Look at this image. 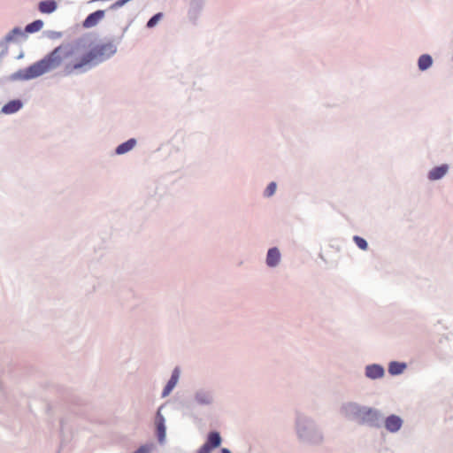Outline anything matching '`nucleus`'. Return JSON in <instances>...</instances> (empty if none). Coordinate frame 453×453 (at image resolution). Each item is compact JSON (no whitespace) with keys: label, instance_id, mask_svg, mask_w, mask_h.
Instances as JSON below:
<instances>
[{"label":"nucleus","instance_id":"f257e3e1","mask_svg":"<svg viewBox=\"0 0 453 453\" xmlns=\"http://www.w3.org/2000/svg\"><path fill=\"white\" fill-rule=\"evenodd\" d=\"M115 52L111 43H101L87 47L81 42L63 43L40 61L15 75L21 80H31L43 73L62 67L65 75L86 73L110 58Z\"/></svg>","mask_w":453,"mask_h":453},{"label":"nucleus","instance_id":"f03ea898","mask_svg":"<svg viewBox=\"0 0 453 453\" xmlns=\"http://www.w3.org/2000/svg\"><path fill=\"white\" fill-rule=\"evenodd\" d=\"M356 418L359 423L372 422L377 418L376 412L371 408L353 406Z\"/></svg>","mask_w":453,"mask_h":453},{"label":"nucleus","instance_id":"7ed1b4c3","mask_svg":"<svg viewBox=\"0 0 453 453\" xmlns=\"http://www.w3.org/2000/svg\"><path fill=\"white\" fill-rule=\"evenodd\" d=\"M221 443V437L219 433L209 434L206 442L199 449L197 453H211L212 449L218 448Z\"/></svg>","mask_w":453,"mask_h":453},{"label":"nucleus","instance_id":"20e7f679","mask_svg":"<svg viewBox=\"0 0 453 453\" xmlns=\"http://www.w3.org/2000/svg\"><path fill=\"white\" fill-rule=\"evenodd\" d=\"M104 13L105 12L103 10H98L93 13H90L83 21V27L90 28L96 26L99 23V21L104 19Z\"/></svg>","mask_w":453,"mask_h":453},{"label":"nucleus","instance_id":"39448f33","mask_svg":"<svg viewBox=\"0 0 453 453\" xmlns=\"http://www.w3.org/2000/svg\"><path fill=\"white\" fill-rule=\"evenodd\" d=\"M403 421L402 419L395 415H391L386 418L385 426L389 432H396L402 426Z\"/></svg>","mask_w":453,"mask_h":453},{"label":"nucleus","instance_id":"423d86ee","mask_svg":"<svg viewBox=\"0 0 453 453\" xmlns=\"http://www.w3.org/2000/svg\"><path fill=\"white\" fill-rule=\"evenodd\" d=\"M448 165H442L437 167L433 168L428 173V179L430 180H437L442 178L448 172Z\"/></svg>","mask_w":453,"mask_h":453},{"label":"nucleus","instance_id":"0eeeda50","mask_svg":"<svg viewBox=\"0 0 453 453\" xmlns=\"http://www.w3.org/2000/svg\"><path fill=\"white\" fill-rule=\"evenodd\" d=\"M383 374V368L378 365H368L365 369V375L371 379L381 378Z\"/></svg>","mask_w":453,"mask_h":453},{"label":"nucleus","instance_id":"6e6552de","mask_svg":"<svg viewBox=\"0 0 453 453\" xmlns=\"http://www.w3.org/2000/svg\"><path fill=\"white\" fill-rule=\"evenodd\" d=\"M180 372L178 368H175L173 372L172 377L169 380L168 383L166 384L165 388L163 391V396H166L170 394V392L173 389V388L176 386L178 380H179Z\"/></svg>","mask_w":453,"mask_h":453},{"label":"nucleus","instance_id":"1a4fd4ad","mask_svg":"<svg viewBox=\"0 0 453 453\" xmlns=\"http://www.w3.org/2000/svg\"><path fill=\"white\" fill-rule=\"evenodd\" d=\"M280 254L277 248H272L268 250L266 257L267 265L273 267L278 265L280 262Z\"/></svg>","mask_w":453,"mask_h":453},{"label":"nucleus","instance_id":"9d476101","mask_svg":"<svg viewBox=\"0 0 453 453\" xmlns=\"http://www.w3.org/2000/svg\"><path fill=\"white\" fill-rule=\"evenodd\" d=\"M21 107L22 103L19 100H12L4 105L2 111L5 114H12L18 111Z\"/></svg>","mask_w":453,"mask_h":453},{"label":"nucleus","instance_id":"9b49d317","mask_svg":"<svg viewBox=\"0 0 453 453\" xmlns=\"http://www.w3.org/2000/svg\"><path fill=\"white\" fill-rule=\"evenodd\" d=\"M57 9V3L54 0H45L39 4V11L42 13H51Z\"/></svg>","mask_w":453,"mask_h":453},{"label":"nucleus","instance_id":"f8f14e48","mask_svg":"<svg viewBox=\"0 0 453 453\" xmlns=\"http://www.w3.org/2000/svg\"><path fill=\"white\" fill-rule=\"evenodd\" d=\"M157 430L159 441H163L165 436V419L160 412L157 416Z\"/></svg>","mask_w":453,"mask_h":453},{"label":"nucleus","instance_id":"ddd939ff","mask_svg":"<svg viewBox=\"0 0 453 453\" xmlns=\"http://www.w3.org/2000/svg\"><path fill=\"white\" fill-rule=\"evenodd\" d=\"M136 144V141L134 139H129L128 141L121 143L116 149V153L119 155L125 154L131 150Z\"/></svg>","mask_w":453,"mask_h":453},{"label":"nucleus","instance_id":"4468645a","mask_svg":"<svg viewBox=\"0 0 453 453\" xmlns=\"http://www.w3.org/2000/svg\"><path fill=\"white\" fill-rule=\"evenodd\" d=\"M432 63H433V59H432L431 56H429L427 54H424V55L420 56L418 58V68L421 71H425L432 65Z\"/></svg>","mask_w":453,"mask_h":453},{"label":"nucleus","instance_id":"2eb2a0df","mask_svg":"<svg viewBox=\"0 0 453 453\" xmlns=\"http://www.w3.org/2000/svg\"><path fill=\"white\" fill-rule=\"evenodd\" d=\"M405 365L398 362H392L389 365L388 372L393 375L400 374L405 369Z\"/></svg>","mask_w":453,"mask_h":453},{"label":"nucleus","instance_id":"dca6fc26","mask_svg":"<svg viewBox=\"0 0 453 453\" xmlns=\"http://www.w3.org/2000/svg\"><path fill=\"white\" fill-rule=\"evenodd\" d=\"M42 26H43V22L42 20L38 19V20H35V21L28 24L26 27L25 30L27 33H35V32L41 30L42 28Z\"/></svg>","mask_w":453,"mask_h":453},{"label":"nucleus","instance_id":"f3484780","mask_svg":"<svg viewBox=\"0 0 453 453\" xmlns=\"http://www.w3.org/2000/svg\"><path fill=\"white\" fill-rule=\"evenodd\" d=\"M354 242L357 245L358 248H360L363 250H366L368 248V244L366 241L359 236H354Z\"/></svg>","mask_w":453,"mask_h":453},{"label":"nucleus","instance_id":"a211bd4d","mask_svg":"<svg viewBox=\"0 0 453 453\" xmlns=\"http://www.w3.org/2000/svg\"><path fill=\"white\" fill-rule=\"evenodd\" d=\"M162 18V13H157L154 15L147 23V27L151 28L157 25L159 19Z\"/></svg>","mask_w":453,"mask_h":453},{"label":"nucleus","instance_id":"6ab92c4d","mask_svg":"<svg viewBox=\"0 0 453 453\" xmlns=\"http://www.w3.org/2000/svg\"><path fill=\"white\" fill-rule=\"evenodd\" d=\"M275 191H276V183L275 182H271L267 186V188H266V189L265 191V195L266 196H273L275 193Z\"/></svg>","mask_w":453,"mask_h":453},{"label":"nucleus","instance_id":"aec40b11","mask_svg":"<svg viewBox=\"0 0 453 453\" xmlns=\"http://www.w3.org/2000/svg\"><path fill=\"white\" fill-rule=\"evenodd\" d=\"M21 31L19 28L12 29L5 37L6 42H11L14 39L16 35H20Z\"/></svg>","mask_w":453,"mask_h":453},{"label":"nucleus","instance_id":"412c9836","mask_svg":"<svg viewBox=\"0 0 453 453\" xmlns=\"http://www.w3.org/2000/svg\"><path fill=\"white\" fill-rule=\"evenodd\" d=\"M222 453H231L227 449H223Z\"/></svg>","mask_w":453,"mask_h":453}]
</instances>
